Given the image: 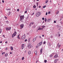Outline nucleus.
Here are the masks:
<instances>
[{
  "label": "nucleus",
  "instance_id": "nucleus-40",
  "mask_svg": "<svg viewBox=\"0 0 63 63\" xmlns=\"http://www.w3.org/2000/svg\"><path fill=\"white\" fill-rule=\"evenodd\" d=\"M42 19L43 20H44V19H45V18H44V17H43L42 18Z\"/></svg>",
  "mask_w": 63,
  "mask_h": 63
},
{
  "label": "nucleus",
  "instance_id": "nucleus-30",
  "mask_svg": "<svg viewBox=\"0 0 63 63\" xmlns=\"http://www.w3.org/2000/svg\"><path fill=\"white\" fill-rule=\"evenodd\" d=\"M32 32H33V30H31V31H30V32L31 33H32Z\"/></svg>",
  "mask_w": 63,
  "mask_h": 63
},
{
  "label": "nucleus",
  "instance_id": "nucleus-37",
  "mask_svg": "<svg viewBox=\"0 0 63 63\" xmlns=\"http://www.w3.org/2000/svg\"><path fill=\"white\" fill-rule=\"evenodd\" d=\"M46 42H44L43 43V44H44L45 45V44H46Z\"/></svg>",
  "mask_w": 63,
  "mask_h": 63
},
{
  "label": "nucleus",
  "instance_id": "nucleus-2",
  "mask_svg": "<svg viewBox=\"0 0 63 63\" xmlns=\"http://www.w3.org/2000/svg\"><path fill=\"white\" fill-rule=\"evenodd\" d=\"M16 32H14V33L12 35V38H13L15 36H16Z\"/></svg>",
  "mask_w": 63,
  "mask_h": 63
},
{
  "label": "nucleus",
  "instance_id": "nucleus-27",
  "mask_svg": "<svg viewBox=\"0 0 63 63\" xmlns=\"http://www.w3.org/2000/svg\"><path fill=\"white\" fill-rule=\"evenodd\" d=\"M37 46L38 47H40V46H41V45L40 44H37Z\"/></svg>",
  "mask_w": 63,
  "mask_h": 63
},
{
  "label": "nucleus",
  "instance_id": "nucleus-58",
  "mask_svg": "<svg viewBox=\"0 0 63 63\" xmlns=\"http://www.w3.org/2000/svg\"><path fill=\"white\" fill-rule=\"evenodd\" d=\"M34 13H33L32 14V15H34Z\"/></svg>",
  "mask_w": 63,
  "mask_h": 63
},
{
  "label": "nucleus",
  "instance_id": "nucleus-55",
  "mask_svg": "<svg viewBox=\"0 0 63 63\" xmlns=\"http://www.w3.org/2000/svg\"><path fill=\"white\" fill-rule=\"evenodd\" d=\"M10 54H12V52H10Z\"/></svg>",
  "mask_w": 63,
  "mask_h": 63
},
{
  "label": "nucleus",
  "instance_id": "nucleus-28",
  "mask_svg": "<svg viewBox=\"0 0 63 63\" xmlns=\"http://www.w3.org/2000/svg\"><path fill=\"white\" fill-rule=\"evenodd\" d=\"M30 39H28V42H30Z\"/></svg>",
  "mask_w": 63,
  "mask_h": 63
},
{
  "label": "nucleus",
  "instance_id": "nucleus-49",
  "mask_svg": "<svg viewBox=\"0 0 63 63\" xmlns=\"http://www.w3.org/2000/svg\"><path fill=\"white\" fill-rule=\"evenodd\" d=\"M59 43H58V44H57V46H59Z\"/></svg>",
  "mask_w": 63,
  "mask_h": 63
},
{
  "label": "nucleus",
  "instance_id": "nucleus-43",
  "mask_svg": "<svg viewBox=\"0 0 63 63\" xmlns=\"http://www.w3.org/2000/svg\"><path fill=\"white\" fill-rule=\"evenodd\" d=\"M58 13H59V11H58V12H57V14H58Z\"/></svg>",
  "mask_w": 63,
  "mask_h": 63
},
{
  "label": "nucleus",
  "instance_id": "nucleus-57",
  "mask_svg": "<svg viewBox=\"0 0 63 63\" xmlns=\"http://www.w3.org/2000/svg\"><path fill=\"white\" fill-rule=\"evenodd\" d=\"M5 43V44H7V41H6Z\"/></svg>",
  "mask_w": 63,
  "mask_h": 63
},
{
  "label": "nucleus",
  "instance_id": "nucleus-16",
  "mask_svg": "<svg viewBox=\"0 0 63 63\" xmlns=\"http://www.w3.org/2000/svg\"><path fill=\"white\" fill-rule=\"evenodd\" d=\"M36 38H34L33 39V42H35V41L36 40Z\"/></svg>",
  "mask_w": 63,
  "mask_h": 63
},
{
  "label": "nucleus",
  "instance_id": "nucleus-22",
  "mask_svg": "<svg viewBox=\"0 0 63 63\" xmlns=\"http://www.w3.org/2000/svg\"><path fill=\"white\" fill-rule=\"evenodd\" d=\"M11 50H13V47H11Z\"/></svg>",
  "mask_w": 63,
  "mask_h": 63
},
{
  "label": "nucleus",
  "instance_id": "nucleus-61",
  "mask_svg": "<svg viewBox=\"0 0 63 63\" xmlns=\"http://www.w3.org/2000/svg\"><path fill=\"white\" fill-rule=\"evenodd\" d=\"M42 36L43 37H44V35H42Z\"/></svg>",
  "mask_w": 63,
  "mask_h": 63
},
{
  "label": "nucleus",
  "instance_id": "nucleus-20",
  "mask_svg": "<svg viewBox=\"0 0 63 63\" xmlns=\"http://www.w3.org/2000/svg\"><path fill=\"white\" fill-rule=\"evenodd\" d=\"M48 2V0H46L45 1V3L46 4H47V2Z\"/></svg>",
  "mask_w": 63,
  "mask_h": 63
},
{
  "label": "nucleus",
  "instance_id": "nucleus-24",
  "mask_svg": "<svg viewBox=\"0 0 63 63\" xmlns=\"http://www.w3.org/2000/svg\"><path fill=\"white\" fill-rule=\"evenodd\" d=\"M37 51L36 50L35 51V54H36H36H37Z\"/></svg>",
  "mask_w": 63,
  "mask_h": 63
},
{
  "label": "nucleus",
  "instance_id": "nucleus-8",
  "mask_svg": "<svg viewBox=\"0 0 63 63\" xmlns=\"http://www.w3.org/2000/svg\"><path fill=\"white\" fill-rule=\"evenodd\" d=\"M38 30H43V29L41 28L40 27H39L38 28Z\"/></svg>",
  "mask_w": 63,
  "mask_h": 63
},
{
  "label": "nucleus",
  "instance_id": "nucleus-6",
  "mask_svg": "<svg viewBox=\"0 0 63 63\" xmlns=\"http://www.w3.org/2000/svg\"><path fill=\"white\" fill-rule=\"evenodd\" d=\"M26 37V36H25V35H23L21 37V39H22V40H24V39H25Z\"/></svg>",
  "mask_w": 63,
  "mask_h": 63
},
{
  "label": "nucleus",
  "instance_id": "nucleus-26",
  "mask_svg": "<svg viewBox=\"0 0 63 63\" xmlns=\"http://www.w3.org/2000/svg\"><path fill=\"white\" fill-rule=\"evenodd\" d=\"M1 32H2V29H0V34L1 33Z\"/></svg>",
  "mask_w": 63,
  "mask_h": 63
},
{
  "label": "nucleus",
  "instance_id": "nucleus-23",
  "mask_svg": "<svg viewBox=\"0 0 63 63\" xmlns=\"http://www.w3.org/2000/svg\"><path fill=\"white\" fill-rule=\"evenodd\" d=\"M39 44L41 46V45H42V44H43V42H41Z\"/></svg>",
  "mask_w": 63,
  "mask_h": 63
},
{
  "label": "nucleus",
  "instance_id": "nucleus-33",
  "mask_svg": "<svg viewBox=\"0 0 63 63\" xmlns=\"http://www.w3.org/2000/svg\"><path fill=\"white\" fill-rule=\"evenodd\" d=\"M45 22H46V21H47V18H45Z\"/></svg>",
  "mask_w": 63,
  "mask_h": 63
},
{
  "label": "nucleus",
  "instance_id": "nucleus-46",
  "mask_svg": "<svg viewBox=\"0 0 63 63\" xmlns=\"http://www.w3.org/2000/svg\"><path fill=\"white\" fill-rule=\"evenodd\" d=\"M2 37H3L4 38L5 35H3V36H2Z\"/></svg>",
  "mask_w": 63,
  "mask_h": 63
},
{
  "label": "nucleus",
  "instance_id": "nucleus-45",
  "mask_svg": "<svg viewBox=\"0 0 63 63\" xmlns=\"http://www.w3.org/2000/svg\"><path fill=\"white\" fill-rule=\"evenodd\" d=\"M38 3H37L36 5H37V7H38Z\"/></svg>",
  "mask_w": 63,
  "mask_h": 63
},
{
  "label": "nucleus",
  "instance_id": "nucleus-48",
  "mask_svg": "<svg viewBox=\"0 0 63 63\" xmlns=\"http://www.w3.org/2000/svg\"><path fill=\"white\" fill-rule=\"evenodd\" d=\"M50 12H48V14H50Z\"/></svg>",
  "mask_w": 63,
  "mask_h": 63
},
{
  "label": "nucleus",
  "instance_id": "nucleus-29",
  "mask_svg": "<svg viewBox=\"0 0 63 63\" xmlns=\"http://www.w3.org/2000/svg\"><path fill=\"white\" fill-rule=\"evenodd\" d=\"M46 26H42V28H44Z\"/></svg>",
  "mask_w": 63,
  "mask_h": 63
},
{
  "label": "nucleus",
  "instance_id": "nucleus-42",
  "mask_svg": "<svg viewBox=\"0 0 63 63\" xmlns=\"http://www.w3.org/2000/svg\"><path fill=\"white\" fill-rule=\"evenodd\" d=\"M2 3H4V0H2Z\"/></svg>",
  "mask_w": 63,
  "mask_h": 63
},
{
  "label": "nucleus",
  "instance_id": "nucleus-7",
  "mask_svg": "<svg viewBox=\"0 0 63 63\" xmlns=\"http://www.w3.org/2000/svg\"><path fill=\"white\" fill-rule=\"evenodd\" d=\"M21 49H23L24 47V44H23L21 45Z\"/></svg>",
  "mask_w": 63,
  "mask_h": 63
},
{
  "label": "nucleus",
  "instance_id": "nucleus-39",
  "mask_svg": "<svg viewBox=\"0 0 63 63\" xmlns=\"http://www.w3.org/2000/svg\"><path fill=\"white\" fill-rule=\"evenodd\" d=\"M19 9H17V11L18 12H19Z\"/></svg>",
  "mask_w": 63,
  "mask_h": 63
},
{
  "label": "nucleus",
  "instance_id": "nucleus-34",
  "mask_svg": "<svg viewBox=\"0 0 63 63\" xmlns=\"http://www.w3.org/2000/svg\"><path fill=\"white\" fill-rule=\"evenodd\" d=\"M47 62V60H44V62H45V63H46Z\"/></svg>",
  "mask_w": 63,
  "mask_h": 63
},
{
  "label": "nucleus",
  "instance_id": "nucleus-47",
  "mask_svg": "<svg viewBox=\"0 0 63 63\" xmlns=\"http://www.w3.org/2000/svg\"><path fill=\"white\" fill-rule=\"evenodd\" d=\"M7 49H8V48H5V50H7Z\"/></svg>",
  "mask_w": 63,
  "mask_h": 63
},
{
  "label": "nucleus",
  "instance_id": "nucleus-64",
  "mask_svg": "<svg viewBox=\"0 0 63 63\" xmlns=\"http://www.w3.org/2000/svg\"><path fill=\"white\" fill-rule=\"evenodd\" d=\"M35 10H37V9L36 8V9H35Z\"/></svg>",
  "mask_w": 63,
  "mask_h": 63
},
{
  "label": "nucleus",
  "instance_id": "nucleus-56",
  "mask_svg": "<svg viewBox=\"0 0 63 63\" xmlns=\"http://www.w3.org/2000/svg\"><path fill=\"white\" fill-rule=\"evenodd\" d=\"M39 37L40 38H41V36H39Z\"/></svg>",
  "mask_w": 63,
  "mask_h": 63
},
{
  "label": "nucleus",
  "instance_id": "nucleus-18",
  "mask_svg": "<svg viewBox=\"0 0 63 63\" xmlns=\"http://www.w3.org/2000/svg\"><path fill=\"white\" fill-rule=\"evenodd\" d=\"M31 51H29L28 52V54H29V55H30V54H31Z\"/></svg>",
  "mask_w": 63,
  "mask_h": 63
},
{
  "label": "nucleus",
  "instance_id": "nucleus-13",
  "mask_svg": "<svg viewBox=\"0 0 63 63\" xmlns=\"http://www.w3.org/2000/svg\"><path fill=\"white\" fill-rule=\"evenodd\" d=\"M51 21V19H47V21L48 22H50Z\"/></svg>",
  "mask_w": 63,
  "mask_h": 63
},
{
  "label": "nucleus",
  "instance_id": "nucleus-51",
  "mask_svg": "<svg viewBox=\"0 0 63 63\" xmlns=\"http://www.w3.org/2000/svg\"><path fill=\"white\" fill-rule=\"evenodd\" d=\"M25 13H27V11H26L25 12Z\"/></svg>",
  "mask_w": 63,
  "mask_h": 63
},
{
  "label": "nucleus",
  "instance_id": "nucleus-54",
  "mask_svg": "<svg viewBox=\"0 0 63 63\" xmlns=\"http://www.w3.org/2000/svg\"><path fill=\"white\" fill-rule=\"evenodd\" d=\"M54 23H56V21H54Z\"/></svg>",
  "mask_w": 63,
  "mask_h": 63
},
{
  "label": "nucleus",
  "instance_id": "nucleus-15",
  "mask_svg": "<svg viewBox=\"0 0 63 63\" xmlns=\"http://www.w3.org/2000/svg\"><path fill=\"white\" fill-rule=\"evenodd\" d=\"M8 56V53L5 54V57H7V56Z\"/></svg>",
  "mask_w": 63,
  "mask_h": 63
},
{
  "label": "nucleus",
  "instance_id": "nucleus-9",
  "mask_svg": "<svg viewBox=\"0 0 63 63\" xmlns=\"http://www.w3.org/2000/svg\"><path fill=\"white\" fill-rule=\"evenodd\" d=\"M34 23L33 22H31L30 24V26H31L32 25L34 24Z\"/></svg>",
  "mask_w": 63,
  "mask_h": 63
},
{
  "label": "nucleus",
  "instance_id": "nucleus-32",
  "mask_svg": "<svg viewBox=\"0 0 63 63\" xmlns=\"http://www.w3.org/2000/svg\"><path fill=\"white\" fill-rule=\"evenodd\" d=\"M48 45L49 46H51V44L50 43L48 44Z\"/></svg>",
  "mask_w": 63,
  "mask_h": 63
},
{
  "label": "nucleus",
  "instance_id": "nucleus-3",
  "mask_svg": "<svg viewBox=\"0 0 63 63\" xmlns=\"http://www.w3.org/2000/svg\"><path fill=\"white\" fill-rule=\"evenodd\" d=\"M41 13L40 12H37L36 14V16H39L41 15Z\"/></svg>",
  "mask_w": 63,
  "mask_h": 63
},
{
  "label": "nucleus",
  "instance_id": "nucleus-1",
  "mask_svg": "<svg viewBox=\"0 0 63 63\" xmlns=\"http://www.w3.org/2000/svg\"><path fill=\"white\" fill-rule=\"evenodd\" d=\"M20 21H21L22 22H23V20H23L24 19V15L21 16H20Z\"/></svg>",
  "mask_w": 63,
  "mask_h": 63
},
{
  "label": "nucleus",
  "instance_id": "nucleus-52",
  "mask_svg": "<svg viewBox=\"0 0 63 63\" xmlns=\"http://www.w3.org/2000/svg\"><path fill=\"white\" fill-rule=\"evenodd\" d=\"M47 15V12L46 13V15Z\"/></svg>",
  "mask_w": 63,
  "mask_h": 63
},
{
  "label": "nucleus",
  "instance_id": "nucleus-14",
  "mask_svg": "<svg viewBox=\"0 0 63 63\" xmlns=\"http://www.w3.org/2000/svg\"><path fill=\"white\" fill-rule=\"evenodd\" d=\"M57 59H55V61H54V63H56V62H57Z\"/></svg>",
  "mask_w": 63,
  "mask_h": 63
},
{
  "label": "nucleus",
  "instance_id": "nucleus-5",
  "mask_svg": "<svg viewBox=\"0 0 63 63\" xmlns=\"http://www.w3.org/2000/svg\"><path fill=\"white\" fill-rule=\"evenodd\" d=\"M23 27H24V24H22L20 25V27L21 29H22V28H23Z\"/></svg>",
  "mask_w": 63,
  "mask_h": 63
},
{
  "label": "nucleus",
  "instance_id": "nucleus-44",
  "mask_svg": "<svg viewBox=\"0 0 63 63\" xmlns=\"http://www.w3.org/2000/svg\"><path fill=\"white\" fill-rule=\"evenodd\" d=\"M61 47V45H59V46H58V47Z\"/></svg>",
  "mask_w": 63,
  "mask_h": 63
},
{
  "label": "nucleus",
  "instance_id": "nucleus-25",
  "mask_svg": "<svg viewBox=\"0 0 63 63\" xmlns=\"http://www.w3.org/2000/svg\"><path fill=\"white\" fill-rule=\"evenodd\" d=\"M36 7V5H34L33 6V8H35Z\"/></svg>",
  "mask_w": 63,
  "mask_h": 63
},
{
  "label": "nucleus",
  "instance_id": "nucleus-41",
  "mask_svg": "<svg viewBox=\"0 0 63 63\" xmlns=\"http://www.w3.org/2000/svg\"><path fill=\"white\" fill-rule=\"evenodd\" d=\"M27 39H25V42H27Z\"/></svg>",
  "mask_w": 63,
  "mask_h": 63
},
{
  "label": "nucleus",
  "instance_id": "nucleus-11",
  "mask_svg": "<svg viewBox=\"0 0 63 63\" xmlns=\"http://www.w3.org/2000/svg\"><path fill=\"white\" fill-rule=\"evenodd\" d=\"M58 57V55H56L54 56V58H57Z\"/></svg>",
  "mask_w": 63,
  "mask_h": 63
},
{
  "label": "nucleus",
  "instance_id": "nucleus-50",
  "mask_svg": "<svg viewBox=\"0 0 63 63\" xmlns=\"http://www.w3.org/2000/svg\"><path fill=\"white\" fill-rule=\"evenodd\" d=\"M61 17H62V18H63V15Z\"/></svg>",
  "mask_w": 63,
  "mask_h": 63
},
{
  "label": "nucleus",
  "instance_id": "nucleus-60",
  "mask_svg": "<svg viewBox=\"0 0 63 63\" xmlns=\"http://www.w3.org/2000/svg\"><path fill=\"white\" fill-rule=\"evenodd\" d=\"M50 37L52 38V36H51Z\"/></svg>",
  "mask_w": 63,
  "mask_h": 63
},
{
  "label": "nucleus",
  "instance_id": "nucleus-19",
  "mask_svg": "<svg viewBox=\"0 0 63 63\" xmlns=\"http://www.w3.org/2000/svg\"><path fill=\"white\" fill-rule=\"evenodd\" d=\"M42 51H43V48H42L40 50L41 53H42Z\"/></svg>",
  "mask_w": 63,
  "mask_h": 63
},
{
  "label": "nucleus",
  "instance_id": "nucleus-21",
  "mask_svg": "<svg viewBox=\"0 0 63 63\" xmlns=\"http://www.w3.org/2000/svg\"><path fill=\"white\" fill-rule=\"evenodd\" d=\"M10 14H11V12L9 11V13L7 14V15L8 16H10Z\"/></svg>",
  "mask_w": 63,
  "mask_h": 63
},
{
  "label": "nucleus",
  "instance_id": "nucleus-10",
  "mask_svg": "<svg viewBox=\"0 0 63 63\" xmlns=\"http://www.w3.org/2000/svg\"><path fill=\"white\" fill-rule=\"evenodd\" d=\"M28 47H31V48L32 47L31 46V45L30 44H28Z\"/></svg>",
  "mask_w": 63,
  "mask_h": 63
},
{
  "label": "nucleus",
  "instance_id": "nucleus-17",
  "mask_svg": "<svg viewBox=\"0 0 63 63\" xmlns=\"http://www.w3.org/2000/svg\"><path fill=\"white\" fill-rule=\"evenodd\" d=\"M5 22L6 23H7V24H9V22L8 21H7Z\"/></svg>",
  "mask_w": 63,
  "mask_h": 63
},
{
  "label": "nucleus",
  "instance_id": "nucleus-53",
  "mask_svg": "<svg viewBox=\"0 0 63 63\" xmlns=\"http://www.w3.org/2000/svg\"><path fill=\"white\" fill-rule=\"evenodd\" d=\"M5 19H7V17H5Z\"/></svg>",
  "mask_w": 63,
  "mask_h": 63
},
{
  "label": "nucleus",
  "instance_id": "nucleus-63",
  "mask_svg": "<svg viewBox=\"0 0 63 63\" xmlns=\"http://www.w3.org/2000/svg\"><path fill=\"white\" fill-rule=\"evenodd\" d=\"M41 6H39V8H41Z\"/></svg>",
  "mask_w": 63,
  "mask_h": 63
},
{
  "label": "nucleus",
  "instance_id": "nucleus-35",
  "mask_svg": "<svg viewBox=\"0 0 63 63\" xmlns=\"http://www.w3.org/2000/svg\"><path fill=\"white\" fill-rule=\"evenodd\" d=\"M46 7V5H45L43 6V8H45V7Z\"/></svg>",
  "mask_w": 63,
  "mask_h": 63
},
{
  "label": "nucleus",
  "instance_id": "nucleus-12",
  "mask_svg": "<svg viewBox=\"0 0 63 63\" xmlns=\"http://www.w3.org/2000/svg\"><path fill=\"white\" fill-rule=\"evenodd\" d=\"M20 35V34H19L18 35L17 38L18 39H20V37H19V35Z\"/></svg>",
  "mask_w": 63,
  "mask_h": 63
},
{
  "label": "nucleus",
  "instance_id": "nucleus-62",
  "mask_svg": "<svg viewBox=\"0 0 63 63\" xmlns=\"http://www.w3.org/2000/svg\"><path fill=\"white\" fill-rule=\"evenodd\" d=\"M11 10V9L10 8L8 9V10Z\"/></svg>",
  "mask_w": 63,
  "mask_h": 63
},
{
  "label": "nucleus",
  "instance_id": "nucleus-36",
  "mask_svg": "<svg viewBox=\"0 0 63 63\" xmlns=\"http://www.w3.org/2000/svg\"><path fill=\"white\" fill-rule=\"evenodd\" d=\"M5 52H3V53H2V55H3V54H5Z\"/></svg>",
  "mask_w": 63,
  "mask_h": 63
},
{
  "label": "nucleus",
  "instance_id": "nucleus-59",
  "mask_svg": "<svg viewBox=\"0 0 63 63\" xmlns=\"http://www.w3.org/2000/svg\"><path fill=\"white\" fill-rule=\"evenodd\" d=\"M2 43V41L0 42V43Z\"/></svg>",
  "mask_w": 63,
  "mask_h": 63
},
{
  "label": "nucleus",
  "instance_id": "nucleus-4",
  "mask_svg": "<svg viewBox=\"0 0 63 63\" xmlns=\"http://www.w3.org/2000/svg\"><path fill=\"white\" fill-rule=\"evenodd\" d=\"M6 29L7 31L10 30L11 29V27H10L9 28L6 27Z\"/></svg>",
  "mask_w": 63,
  "mask_h": 63
},
{
  "label": "nucleus",
  "instance_id": "nucleus-38",
  "mask_svg": "<svg viewBox=\"0 0 63 63\" xmlns=\"http://www.w3.org/2000/svg\"><path fill=\"white\" fill-rule=\"evenodd\" d=\"M24 57H23L22 58V60H23V59H24Z\"/></svg>",
  "mask_w": 63,
  "mask_h": 63
},
{
  "label": "nucleus",
  "instance_id": "nucleus-31",
  "mask_svg": "<svg viewBox=\"0 0 63 63\" xmlns=\"http://www.w3.org/2000/svg\"><path fill=\"white\" fill-rule=\"evenodd\" d=\"M52 55H49V57H52Z\"/></svg>",
  "mask_w": 63,
  "mask_h": 63
}]
</instances>
